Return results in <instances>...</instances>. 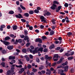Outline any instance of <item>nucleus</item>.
Returning a JSON list of instances; mask_svg holds the SVG:
<instances>
[{
    "label": "nucleus",
    "instance_id": "1",
    "mask_svg": "<svg viewBox=\"0 0 75 75\" xmlns=\"http://www.w3.org/2000/svg\"><path fill=\"white\" fill-rule=\"evenodd\" d=\"M58 54H56L55 55H54V57H53V59H54V62L55 61H58V59H54V58H58Z\"/></svg>",
    "mask_w": 75,
    "mask_h": 75
},
{
    "label": "nucleus",
    "instance_id": "2",
    "mask_svg": "<svg viewBox=\"0 0 75 75\" xmlns=\"http://www.w3.org/2000/svg\"><path fill=\"white\" fill-rule=\"evenodd\" d=\"M40 18L41 20V21H43L44 23H46V20L45 19V18L43 16H41L40 17Z\"/></svg>",
    "mask_w": 75,
    "mask_h": 75
},
{
    "label": "nucleus",
    "instance_id": "3",
    "mask_svg": "<svg viewBox=\"0 0 75 75\" xmlns=\"http://www.w3.org/2000/svg\"><path fill=\"white\" fill-rule=\"evenodd\" d=\"M45 58L46 59H48L49 61H50L52 59V57H48V55H46L45 56Z\"/></svg>",
    "mask_w": 75,
    "mask_h": 75
},
{
    "label": "nucleus",
    "instance_id": "4",
    "mask_svg": "<svg viewBox=\"0 0 75 75\" xmlns=\"http://www.w3.org/2000/svg\"><path fill=\"white\" fill-rule=\"evenodd\" d=\"M38 47H35L34 50L33 51V54H35V53H37L38 52Z\"/></svg>",
    "mask_w": 75,
    "mask_h": 75
},
{
    "label": "nucleus",
    "instance_id": "5",
    "mask_svg": "<svg viewBox=\"0 0 75 75\" xmlns=\"http://www.w3.org/2000/svg\"><path fill=\"white\" fill-rule=\"evenodd\" d=\"M15 67V65L13 64L11 66V70L12 72H14V67Z\"/></svg>",
    "mask_w": 75,
    "mask_h": 75
},
{
    "label": "nucleus",
    "instance_id": "6",
    "mask_svg": "<svg viewBox=\"0 0 75 75\" xmlns=\"http://www.w3.org/2000/svg\"><path fill=\"white\" fill-rule=\"evenodd\" d=\"M56 7H57V5L55 4H53V6L51 7V8L52 10H55L56 8Z\"/></svg>",
    "mask_w": 75,
    "mask_h": 75
},
{
    "label": "nucleus",
    "instance_id": "7",
    "mask_svg": "<svg viewBox=\"0 0 75 75\" xmlns=\"http://www.w3.org/2000/svg\"><path fill=\"white\" fill-rule=\"evenodd\" d=\"M46 71H47L46 72V75H48V74H51V71H50V70L49 69H47L46 70Z\"/></svg>",
    "mask_w": 75,
    "mask_h": 75
},
{
    "label": "nucleus",
    "instance_id": "8",
    "mask_svg": "<svg viewBox=\"0 0 75 75\" xmlns=\"http://www.w3.org/2000/svg\"><path fill=\"white\" fill-rule=\"evenodd\" d=\"M49 48L50 49V50H52V49H53V48H55V45L54 44H52V45L50 46Z\"/></svg>",
    "mask_w": 75,
    "mask_h": 75
},
{
    "label": "nucleus",
    "instance_id": "9",
    "mask_svg": "<svg viewBox=\"0 0 75 75\" xmlns=\"http://www.w3.org/2000/svg\"><path fill=\"white\" fill-rule=\"evenodd\" d=\"M62 60H63V58H61L60 59V60L57 62V63L58 64H61L62 62Z\"/></svg>",
    "mask_w": 75,
    "mask_h": 75
},
{
    "label": "nucleus",
    "instance_id": "10",
    "mask_svg": "<svg viewBox=\"0 0 75 75\" xmlns=\"http://www.w3.org/2000/svg\"><path fill=\"white\" fill-rule=\"evenodd\" d=\"M16 58L15 57L10 56L9 57L8 59H14Z\"/></svg>",
    "mask_w": 75,
    "mask_h": 75
},
{
    "label": "nucleus",
    "instance_id": "11",
    "mask_svg": "<svg viewBox=\"0 0 75 75\" xmlns=\"http://www.w3.org/2000/svg\"><path fill=\"white\" fill-rule=\"evenodd\" d=\"M7 48L8 50H12V49L13 48V47L12 46L9 45L8 46Z\"/></svg>",
    "mask_w": 75,
    "mask_h": 75
},
{
    "label": "nucleus",
    "instance_id": "12",
    "mask_svg": "<svg viewBox=\"0 0 75 75\" xmlns=\"http://www.w3.org/2000/svg\"><path fill=\"white\" fill-rule=\"evenodd\" d=\"M68 66H67L64 67V71L65 72H67L68 71Z\"/></svg>",
    "mask_w": 75,
    "mask_h": 75
},
{
    "label": "nucleus",
    "instance_id": "13",
    "mask_svg": "<svg viewBox=\"0 0 75 75\" xmlns=\"http://www.w3.org/2000/svg\"><path fill=\"white\" fill-rule=\"evenodd\" d=\"M1 65L4 68H6V66L5 65H6V63H5L4 62H2L1 63Z\"/></svg>",
    "mask_w": 75,
    "mask_h": 75
},
{
    "label": "nucleus",
    "instance_id": "14",
    "mask_svg": "<svg viewBox=\"0 0 75 75\" xmlns=\"http://www.w3.org/2000/svg\"><path fill=\"white\" fill-rule=\"evenodd\" d=\"M7 74L8 75H11L12 72H11V70H9L7 71Z\"/></svg>",
    "mask_w": 75,
    "mask_h": 75
},
{
    "label": "nucleus",
    "instance_id": "15",
    "mask_svg": "<svg viewBox=\"0 0 75 75\" xmlns=\"http://www.w3.org/2000/svg\"><path fill=\"white\" fill-rule=\"evenodd\" d=\"M38 51H41V52H42L43 51V48L40 47L39 48L38 50Z\"/></svg>",
    "mask_w": 75,
    "mask_h": 75
},
{
    "label": "nucleus",
    "instance_id": "16",
    "mask_svg": "<svg viewBox=\"0 0 75 75\" xmlns=\"http://www.w3.org/2000/svg\"><path fill=\"white\" fill-rule=\"evenodd\" d=\"M4 44L5 45H9V44H10V43L7 42H6V41H5L4 42Z\"/></svg>",
    "mask_w": 75,
    "mask_h": 75
},
{
    "label": "nucleus",
    "instance_id": "17",
    "mask_svg": "<svg viewBox=\"0 0 75 75\" xmlns=\"http://www.w3.org/2000/svg\"><path fill=\"white\" fill-rule=\"evenodd\" d=\"M69 55H70H70H73L74 54V52H71L70 51H69Z\"/></svg>",
    "mask_w": 75,
    "mask_h": 75
},
{
    "label": "nucleus",
    "instance_id": "18",
    "mask_svg": "<svg viewBox=\"0 0 75 75\" xmlns=\"http://www.w3.org/2000/svg\"><path fill=\"white\" fill-rule=\"evenodd\" d=\"M27 51V50L26 49H23L22 50V52H23V53H26Z\"/></svg>",
    "mask_w": 75,
    "mask_h": 75
},
{
    "label": "nucleus",
    "instance_id": "19",
    "mask_svg": "<svg viewBox=\"0 0 75 75\" xmlns=\"http://www.w3.org/2000/svg\"><path fill=\"white\" fill-rule=\"evenodd\" d=\"M44 68V66L41 65L40 67L39 68V70H42V69H43Z\"/></svg>",
    "mask_w": 75,
    "mask_h": 75
},
{
    "label": "nucleus",
    "instance_id": "20",
    "mask_svg": "<svg viewBox=\"0 0 75 75\" xmlns=\"http://www.w3.org/2000/svg\"><path fill=\"white\" fill-rule=\"evenodd\" d=\"M10 38L9 36H7V37L5 38V40L7 41V40H10Z\"/></svg>",
    "mask_w": 75,
    "mask_h": 75
},
{
    "label": "nucleus",
    "instance_id": "21",
    "mask_svg": "<svg viewBox=\"0 0 75 75\" xmlns=\"http://www.w3.org/2000/svg\"><path fill=\"white\" fill-rule=\"evenodd\" d=\"M18 42L19 43H21L23 42V40L21 39H19L18 40Z\"/></svg>",
    "mask_w": 75,
    "mask_h": 75
},
{
    "label": "nucleus",
    "instance_id": "22",
    "mask_svg": "<svg viewBox=\"0 0 75 75\" xmlns=\"http://www.w3.org/2000/svg\"><path fill=\"white\" fill-rule=\"evenodd\" d=\"M17 28V25H14L13 27V30H16Z\"/></svg>",
    "mask_w": 75,
    "mask_h": 75
},
{
    "label": "nucleus",
    "instance_id": "23",
    "mask_svg": "<svg viewBox=\"0 0 75 75\" xmlns=\"http://www.w3.org/2000/svg\"><path fill=\"white\" fill-rule=\"evenodd\" d=\"M54 34V32L53 30H52L50 33V35H52Z\"/></svg>",
    "mask_w": 75,
    "mask_h": 75
},
{
    "label": "nucleus",
    "instance_id": "24",
    "mask_svg": "<svg viewBox=\"0 0 75 75\" xmlns=\"http://www.w3.org/2000/svg\"><path fill=\"white\" fill-rule=\"evenodd\" d=\"M65 19L67 20L66 21L67 23H69V18H68V17H65Z\"/></svg>",
    "mask_w": 75,
    "mask_h": 75
},
{
    "label": "nucleus",
    "instance_id": "25",
    "mask_svg": "<svg viewBox=\"0 0 75 75\" xmlns=\"http://www.w3.org/2000/svg\"><path fill=\"white\" fill-rule=\"evenodd\" d=\"M34 12L35 13H37V14H38V13H39V11H38V9H35L34 11Z\"/></svg>",
    "mask_w": 75,
    "mask_h": 75
},
{
    "label": "nucleus",
    "instance_id": "26",
    "mask_svg": "<svg viewBox=\"0 0 75 75\" xmlns=\"http://www.w3.org/2000/svg\"><path fill=\"white\" fill-rule=\"evenodd\" d=\"M9 14H13L14 13V11H11L8 12Z\"/></svg>",
    "mask_w": 75,
    "mask_h": 75
},
{
    "label": "nucleus",
    "instance_id": "27",
    "mask_svg": "<svg viewBox=\"0 0 75 75\" xmlns=\"http://www.w3.org/2000/svg\"><path fill=\"white\" fill-rule=\"evenodd\" d=\"M68 64V62H66L65 63H63L62 64L63 66H65V65H67Z\"/></svg>",
    "mask_w": 75,
    "mask_h": 75
},
{
    "label": "nucleus",
    "instance_id": "28",
    "mask_svg": "<svg viewBox=\"0 0 75 75\" xmlns=\"http://www.w3.org/2000/svg\"><path fill=\"white\" fill-rule=\"evenodd\" d=\"M25 57L26 58V59L27 61H28V57L27 55H25Z\"/></svg>",
    "mask_w": 75,
    "mask_h": 75
},
{
    "label": "nucleus",
    "instance_id": "29",
    "mask_svg": "<svg viewBox=\"0 0 75 75\" xmlns=\"http://www.w3.org/2000/svg\"><path fill=\"white\" fill-rule=\"evenodd\" d=\"M18 64H23V62H21V59H19L18 60Z\"/></svg>",
    "mask_w": 75,
    "mask_h": 75
},
{
    "label": "nucleus",
    "instance_id": "30",
    "mask_svg": "<svg viewBox=\"0 0 75 75\" xmlns=\"http://www.w3.org/2000/svg\"><path fill=\"white\" fill-rule=\"evenodd\" d=\"M28 37L27 36H25V37L24 38V40H25V41H26V40H27V42H28Z\"/></svg>",
    "mask_w": 75,
    "mask_h": 75
},
{
    "label": "nucleus",
    "instance_id": "31",
    "mask_svg": "<svg viewBox=\"0 0 75 75\" xmlns=\"http://www.w3.org/2000/svg\"><path fill=\"white\" fill-rule=\"evenodd\" d=\"M69 54V51H68L67 53H66L65 54V55H66L67 57H69V56H70Z\"/></svg>",
    "mask_w": 75,
    "mask_h": 75
},
{
    "label": "nucleus",
    "instance_id": "32",
    "mask_svg": "<svg viewBox=\"0 0 75 75\" xmlns=\"http://www.w3.org/2000/svg\"><path fill=\"white\" fill-rule=\"evenodd\" d=\"M53 4H57L58 5L59 4V2H58V1H55L53 2Z\"/></svg>",
    "mask_w": 75,
    "mask_h": 75
},
{
    "label": "nucleus",
    "instance_id": "33",
    "mask_svg": "<svg viewBox=\"0 0 75 75\" xmlns=\"http://www.w3.org/2000/svg\"><path fill=\"white\" fill-rule=\"evenodd\" d=\"M20 6L21 7V8H22V9H23V10H25V8L23 6V5H20Z\"/></svg>",
    "mask_w": 75,
    "mask_h": 75
},
{
    "label": "nucleus",
    "instance_id": "34",
    "mask_svg": "<svg viewBox=\"0 0 75 75\" xmlns=\"http://www.w3.org/2000/svg\"><path fill=\"white\" fill-rule=\"evenodd\" d=\"M29 13L30 14H33L34 13V11H30Z\"/></svg>",
    "mask_w": 75,
    "mask_h": 75
},
{
    "label": "nucleus",
    "instance_id": "35",
    "mask_svg": "<svg viewBox=\"0 0 75 75\" xmlns=\"http://www.w3.org/2000/svg\"><path fill=\"white\" fill-rule=\"evenodd\" d=\"M28 27L30 30H32L33 29V27L32 26H30V25H28Z\"/></svg>",
    "mask_w": 75,
    "mask_h": 75
},
{
    "label": "nucleus",
    "instance_id": "36",
    "mask_svg": "<svg viewBox=\"0 0 75 75\" xmlns=\"http://www.w3.org/2000/svg\"><path fill=\"white\" fill-rule=\"evenodd\" d=\"M74 58V57L72 56L69 57L68 58V60H71V59H72Z\"/></svg>",
    "mask_w": 75,
    "mask_h": 75
},
{
    "label": "nucleus",
    "instance_id": "37",
    "mask_svg": "<svg viewBox=\"0 0 75 75\" xmlns=\"http://www.w3.org/2000/svg\"><path fill=\"white\" fill-rule=\"evenodd\" d=\"M33 69V72H37V69Z\"/></svg>",
    "mask_w": 75,
    "mask_h": 75
},
{
    "label": "nucleus",
    "instance_id": "38",
    "mask_svg": "<svg viewBox=\"0 0 75 75\" xmlns=\"http://www.w3.org/2000/svg\"><path fill=\"white\" fill-rule=\"evenodd\" d=\"M42 38L43 40H45L46 39H47V37L45 36H43L42 37Z\"/></svg>",
    "mask_w": 75,
    "mask_h": 75
},
{
    "label": "nucleus",
    "instance_id": "39",
    "mask_svg": "<svg viewBox=\"0 0 75 75\" xmlns=\"http://www.w3.org/2000/svg\"><path fill=\"white\" fill-rule=\"evenodd\" d=\"M24 15L25 17H28V13H24Z\"/></svg>",
    "mask_w": 75,
    "mask_h": 75
},
{
    "label": "nucleus",
    "instance_id": "40",
    "mask_svg": "<svg viewBox=\"0 0 75 75\" xmlns=\"http://www.w3.org/2000/svg\"><path fill=\"white\" fill-rule=\"evenodd\" d=\"M24 32L25 34V35H27V34H28V31H27V30H25Z\"/></svg>",
    "mask_w": 75,
    "mask_h": 75
},
{
    "label": "nucleus",
    "instance_id": "41",
    "mask_svg": "<svg viewBox=\"0 0 75 75\" xmlns=\"http://www.w3.org/2000/svg\"><path fill=\"white\" fill-rule=\"evenodd\" d=\"M52 21L53 24H55V21L54 20V19H53L52 20Z\"/></svg>",
    "mask_w": 75,
    "mask_h": 75
},
{
    "label": "nucleus",
    "instance_id": "42",
    "mask_svg": "<svg viewBox=\"0 0 75 75\" xmlns=\"http://www.w3.org/2000/svg\"><path fill=\"white\" fill-rule=\"evenodd\" d=\"M64 6L66 7H68V4L67 3H65L64 4Z\"/></svg>",
    "mask_w": 75,
    "mask_h": 75
},
{
    "label": "nucleus",
    "instance_id": "43",
    "mask_svg": "<svg viewBox=\"0 0 75 75\" xmlns=\"http://www.w3.org/2000/svg\"><path fill=\"white\" fill-rule=\"evenodd\" d=\"M47 51H48V50L47 49L45 48L44 49L43 52H47Z\"/></svg>",
    "mask_w": 75,
    "mask_h": 75
},
{
    "label": "nucleus",
    "instance_id": "44",
    "mask_svg": "<svg viewBox=\"0 0 75 75\" xmlns=\"http://www.w3.org/2000/svg\"><path fill=\"white\" fill-rule=\"evenodd\" d=\"M46 14L47 16H50V15H51V13L47 12L46 13Z\"/></svg>",
    "mask_w": 75,
    "mask_h": 75
},
{
    "label": "nucleus",
    "instance_id": "45",
    "mask_svg": "<svg viewBox=\"0 0 75 75\" xmlns=\"http://www.w3.org/2000/svg\"><path fill=\"white\" fill-rule=\"evenodd\" d=\"M16 67H17V68H22V65H20L19 66L16 65Z\"/></svg>",
    "mask_w": 75,
    "mask_h": 75
},
{
    "label": "nucleus",
    "instance_id": "46",
    "mask_svg": "<svg viewBox=\"0 0 75 75\" xmlns=\"http://www.w3.org/2000/svg\"><path fill=\"white\" fill-rule=\"evenodd\" d=\"M72 34V33L71 32H69L67 33V35L69 36L71 35Z\"/></svg>",
    "mask_w": 75,
    "mask_h": 75
},
{
    "label": "nucleus",
    "instance_id": "47",
    "mask_svg": "<svg viewBox=\"0 0 75 75\" xmlns=\"http://www.w3.org/2000/svg\"><path fill=\"white\" fill-rule=\"evenodd\" d=\"M21 21H22V22H23V23H25L26 21L25 19H21Z\"/></svg>",
    "mask_w": 75,
    "mask_h": 75
},
{
    "label": "nucleus",
    "instance_id": "48",
    "mask_svg": "<svg viewBox=\"0 0 75 75\" xmlns=\"http://www.w3.org/2000/svg\"><path fill=\"white\" fill-rule=\"evenodd\" d=\"M49 64V63L48 62V60H47L46 61V65H48Z\"/></svg>",
    "mask_w": 75,
    "mask_h": 75
},
{
    "label": "nucleus",
    "instance_id": "49",
    "mask_svg": "<svg viewBox=\"0 0 75 75\" xmlns=\"http://www.w3.org/2000/svg\"><path fill=\"white\" fill-rule=\"evenodd\" d=\"M18 40L16 39V41L15 42H14V44H17V43H18Z\"/></svg>",
    "mask_w": 75,
    "mask_h": 75
},
{
    "label": "nucleus",
    "instance_id": "50",
    "mask_svg": "<svg viewBox=\"0 0 75 75\" xmlns=\"http://www.w3.org/2000/svg\"><path fill=\"white\" fill-rule=\"evenodd\" d=\"M39 43H42V39H39V41L38 42Z\"/></svg>",
    "mask_w": 75,
    "mask_h": 75
},
{
    "label": "nucleus",
    "instance_id": "51",
    "mask_svg": "<svg viewBox=\"0 0 75 75\" xmlns=\"http://www.w3.org/2000/svg\"><path fill=\"white\" fill-rule=\"evenodd\" d=\"M18 11H20V13L22 12V11L21 10V9L20 7L18 8Z\"/></svg>",
    "mask_w": 75,
    "mask_h": 75
},
{
    "label": "nucleus",
    "instance_id": "52",
    "mask_svg": "<svg viewBox=\"0 0 75 75\" xmlns=\"http://www.w3.org/2000/svg\"><path fill=\"white\" fill-rule=\"evenodd\" d=\"M2 53H3V54H5V53H6V50H3L2 51Z\"/></svg>",
    "mask_w": 75,
    "mask_h": 75
},
{
    "label": "nucleus",
    "instance_id": "53",
    "mask_svg": "<svg viewBox=\"0 0 75 75\" xmlns=\"http://www.w3.org/2000/svg\"><path fill=\"white\" fill-rule=\"evenodd\" d=\"M20 36V37H21V38H24V35H21Z\"/></svg>",
    "mask_w": 75,
    "mask_h": 75
},
{
    "label": "nucleus",
    "instance_id": "54",
    "mask_svg": "<svg viewBox=\"0 0 75 75\" xmlns=\"http://www.w3.org/2000/svg\"><path fill=\"white\" fill-rule=\"evenodd\" d=\"M40 38H37L36 40H35V42H38V41H39V40H40Z\"/></svg>",
    "mask_w": 75,
    "mask_h": 75
},
{
    "label": "nucleus",
    "instance_id": "55",
    "mask_svg": "<svg viewBox=\"0 0 75 75\" xmlns=\"http://www.w3.org/2000/svg\"><path fill=\"white\" fill-rule=\"evenodd\" d=\"M56 63L54 62L52 64V67H54L55 66V65H56Z\"/></svg>",
    "mask_w": 75,
    "mask_h": 75
},
{
    "label": "nucleus",
    "instance_id": "56",
    "mask_svg": "<svg viewBox=\"0 0 75 75\" xmlns=\"http://www.w3.org/2000/svg\"><path fill=\"white\" fill-rule=\"evenodd\" d=\"M18 15L19 16L20 18H23V16H22V15H21V14L19 13L18 14Z\"/></svg>",
    "mask_w": 75,
    "mask_h": 75
},
{
    "label": "nucleus",
    "instance_id": "57",
    "mask_svg": "<svg viewBox=\"0 0 75 75\" xmlns=\"http://www.w3.org/2000/svg\"><path fill=\"white\" fill-rule=\"evenodd\" d=\"M29 58L31 59H33V56L31 54H30L29 55Z\"/></svg>",
    "mask_w": 75,
    "mask_h": 75
},
{
    "label": "nucleus",
    "instance_id": "58",
    "mask_svg": "<svg viewBox=\"0 0 75 75\" xmlns=\"http://www.w3.org/2000/svg\"><path fill=\"white\" fill-rule=\"evenodd\" d=\"M36 62H40V59L39 58H38L37 59H36Z\"/></svg>",
    "mask_w": 75,
    "mask_h": 75
},
{
    "label": "nucleus",
    "instance_id": "59",
    "mask_svg": "<svg viewBox=\"0 0 75 75\" xmlns=\"http://www.w3.org/2000/svg\"><path fill=\"white\" fill-rule=\"evenodd\" d=\"M30 47L32 50H34V47L32 45L30 46Z\"/></svg>",
    "mask_w": 75,
    "mask_h": 75
},
{
    "label": "nucleus",
    "instance_id": "60",
    "mask_svg": "<svg viewBox=\"0 0 75 75\" xmlns=\"http://www.w3.org/2000/svg\"><path fill=\"white\" fill-rule=\"evenodd\" d=\"M5 27H6V26H5L4 25H2L1 26V27L2 28H5Z\"/></svg>",
    "mask_w": 75,
    "mask_h": 75
},
{
    "label": "nucleus",
    "instance_id": "61",
    "mask_svg": "<svg viewBox=\"0 0 75 75\" xmlns=\"http://www.w3.org/2000/svg\"><path fill=\"white\" fill-rule=\"evenodd\" d=\"M61 49L60 47H57L56 48V50L58 51L59 50V49Z\"/></svg>",
    "mask_w": 75,
    "mask_h": 75
},
{
    "label": "nucleus",
    "instance_id": "62",
    "mask_svg": "<svg viewBox=\"0 0 75 75\" xmlns=\"http://www.w3.org/2000/svg\"><path fill=\"white\" fill-rule=\"evenodd\" d=\"M38 47H41V44L40 43H38Z\"/></svg>",
    "mask_w": 75,
    "mask_h": 75
},
{
    "label": "nucleus",
    "instance_id": "63",
    "mask_svg": "<svg viewBox=\"0 0 75 75\" xmlns=\"http://www.w3.org/2000/svg\"><path fill=\"white\" fill-rule=\"evenodd\" d=\"M21 70L22 71V72L24 71V69L22 68L21 69Z\"/></svg>",
    "mask_w": 75,
    "mask_h": 75
},
{
    "label": "nucleus",
    "instance_id": "64",
    "mask_svg": "<svg viewBox=\"0 0 75 75\" xmlns=\"http://www.w3.org/2000/svg\"><path fill=\"white\" fill-rule=\"evenodd\" d=\"M59 51L60 52H62L64 51V49H61Z\"/></svg>",
    "mask_w": 75,
    "mask_h": 75
}]
</instances>
